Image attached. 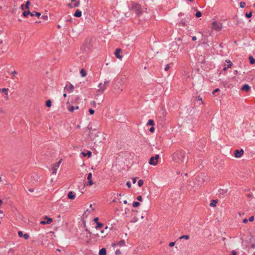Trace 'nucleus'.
<instances>
[{
  "label": "nucleus",
  "instance_id": "obj_1",
  "mask_svg": "<svg viewBox=\"0 0 255 255\" xmlns=\"http://www.w3.org/2000/svg\"><path fill=\"white\" fill-rule=\"evenodd\" d=\"M185 152L182 150H178L175 152L172 155L173 160L176 163H182L185 158Z\"/></svg>",
  "mask_w": 255,
  "mask_h": 255
},
{
  "label": "nucleus",
  "instance_id": "obj_2",
  "mask_svg": "<svg viewBox=\"0 0 255 255\" xmlns=\"http://www.w3.org/2000/svg\"><path fill=\"white\" fill-rule=\"evenodd\" d=\"M212 28L217 31H220L222 28V24L216 21H213L212 23Z\"/></svg>",
  "mask_w": 255,
  "mask_h": 255
},
{
  "label": "nucleus",
  "instance_id": "obj_3",
  "mask_svg": "<svg viewBox=\"0 0 255 255\" xmlns=\"http://www.w3.org/2000/svg\"><path fill=\"white\" fill-rule=\"evenodd\" d=\"M61 163V160H60L59 161L57 162L56 163H54L53 165H52V174H56L57 173V169L59 167V166Z\"/></svg>",
  "mask_w": 255,
  "mask_h": 255
},
{
  "label": "nucleus",
  "instance_id": "obj_4",
  "mask_svg": "<svg viewBox=\"0 0 255 255\" xmlns=\"http://www.w3.org/2000/svg\"><path fill=\"white\" fill-rule=\"evenodd\" d=\"M74 89V86L70 83L67 84L64 88V90L69 93L73 92Z\"/></svg>",
  "mask_w": 255,
  "mask_h": 255
},
{
  "label": "nucleus",
  "instance_id": "obj_5",
  "mask_svg": "<svg viewBox=\"0 0 255 255\" xmlns=\"http://www.w3.org/2000/svg\"><path fill=\"white\" fill-rule=\"evenodd\" d=\"M28 14H30L31 16H34L35 15V16H37L38 17H39L41 15V13L38 12H35V13H33L30 12L29 11H24L23 12V15L24 17H26Z\"/></svg>",
  "mask_w": 255,
  "mask_h": 255
},
{
  "label": "nucleus",
  "instance_id": "obj_6",
  "mask_svg": "<svg viewBox=\"0 0 255 255\" xmlns=\"http://www.w3.org/2000/svg\"><path fill=\"white\" fill-rule=\"evenodd\" d=\"M98 87L99 88V89L97 90V92L99 94L103 93L107 89V87H106L102 83L99 84Z\"/></svg>",
  "mask_w": 255,
  "mask_h": 255
},
{
  "label": "nucleus",
  "instance_id": "obj_7",
  "mask_svg": "<svg viewBox=\"0 0 255 255\" xmlns=\"http://www.w3.org/2000/svg\"><path fill=\"white\" fill-rule=\"evenodd\" d=\"M99 219L98 217L95 218L94 219V222L97 224V226H96V229H100L103 227L104 225L102 223L98 222Z\"/></svg>",
  "mask_w": 255,
  "mask_h": 255
},
{
  "label": "nucleus",
  "instance_id": "obj_8",
  "mask_svg": "<svg viewBox=\"0 0 255 255\" xmlns=\"http://www.w3.org/2000/svg\"><path fill=\"white\" fill-rule=\"evenodd\" d=\"M132 8L133 10H135V11L136 12V14H139L141 12V10H140V6L139 4H134L133 6H132Z\"/></svg>",
  "mask_w": 255,
  "mask_h": 255
},
{
  "label": "nucleus",
  "instance_id": "obj_9",
  "mask_svg": "<svg viewBox=\"0 0 255 255\" xmlns=\"http://www.w3.org/2000/svg\"><path fill=\"white\" fill-rule=\"evenodd\" d=\"M244 153V150L243 149L241 150H235V156L237 158L240 157Z\"/></svg>",
  "mask_w": 255,
  "mask_h": 255
},
{
  "label": "nucleus",
  "instance_id": "obj_10",
  "mask_svg": "<svg viewBox=\"0 0 255 255\" xmlns=\"http://www.w3.org/2000/svg\"><path fill=\"white\" fill-rule=\"evenodd\" d=\"M45 219L47 220L46 221H41L40 222V224L41 225H45V224H50L52 222V219L51 218H48L47 217H45Z\"/></svg>",
  "mask_w": 255,
  "mask_h": 255
},
{
  "label": "nucleus",
  "instance_id": "obj_11",
  "mask_svg": "<svg viewBox=\"0 0 255 255\" xmlns=\"http://www.w3.org/2000/svg\"><path fill=\"white\" fill-rule=\"evenodd\" d=\"M92 173H88V177H87V179L88 180V183L87 184V185H92L93 184V182L92 180Z\"/></svg>",
  "mask_w": 255,
  "mask_h": 255
},
{
  "label": "nucleus",
  "instance_id": "obj_12",
  "mask_svg": "<svg viewBox=\"0 0 255 255\" xmlns=\"http://www.w3.org/2000/svg\"><path fill=\"white\" fill-rule=\"evenodd\" d=\"M158 163V160H155L153 157H151L150 159L149 164L152 165H156Z\"/></svg>",
  "mask_w": 255,
  "mask_h": 255
},
{
  "label": "nucleus",
  "instance_id": "obj_13",
  "mask_svg": "<svg viewBox=\"0 0 255 255\" xmlns=\"http://www.w3.org/2000/svg\"><path fill=\"white\" fill-rule=\"evenodd\" d=\"M18 235L19 237H23L25 240L29 238V235L27 234H23L22 231H18Z\"/></svg>",
  "mask_w": 255,
  "mask_h": 255
},
{
  "label": "nucleus",
  "instance_id": "obj_14",
  "mask_svg": "<svg viewBox=\"0 0 255 255\" xmlns=\"http://www.w3.org/2000/svg\"><path fill=\"white\" fill-rule=\"evenodd\" d=\"M251 89V87L248 84L244 85L242 87V90L248 92Z\"/></svg>",
  "mask_w": 255,
  "mask_h": 255
},
{
  "label": "nucleus",
  "instance_id": "obj_15",
  "mask_svg": "<svg viewBox=\"0 0 255 255\" xmlns=\"http://www.w3.org/2000/svg\"><path fill=\"white\" fill-rule=\"evenodd\" d=\"M82 15V12L79 9H77L74 14V16L77 17H80Z\"/></svg>",
  "mask_w": 255,
  "mask_h": 255
},
{
  "label": "nucleus",
  "instance_id": "obj_16",
  "mask_svg": "<svg viewBox=\"0 0 255 255\" xmlns=\"http://www.w3.org/2000/svg\"><path fill=\"white\" fill-rule=\"evenodd\" d=\"M68 198L71 199H74L75 198V195L72 191H70L68 193Z\"/></svg>",
  "mask_w": 255,
  "mask_h": 255
},
{
  "label": "nucleus",
  "instance_id": "obj_17",
  "mask_svg": "<svg viewBox=\"0 0 255 255\" xmlns=\"http://www.w3.org/2000/svg\"><path fill=\"white\" fill-rule=\"evenodd\" d=\"M125 245V242L124 241L122 240V241H121L119 242H118L116 244H114V246H121V247H122V246H124Z\"/></svg>",
  "mask_w": 255,
  "mask_h": 255
},
{
  "label": "nucleus",
  "instance_id": "obj_18",
  "mask_svg": "<svg viewBox=\"0 0 255 255\" xmlns=\"http://www.w3.org/2000/svg\"><path fill=\"white\" fill-rule=\"evenodd\" d=\"M121 52V49L118 48L116 49L115 52V55L119 59H121L122 56L119 54V53Z\"/></svg>",
  "mask_w": 255,
  "mask_h": 255
},
{
  "label": "nucleus",
  "instance_id": "obj_19",
  "mask_svg": "<svg viewBox=\"0 0 255 255\" xmlns=\"http://www.w3.org/2000/svg\"><path fill=\"white\" fill-rule=\"evenodd\" d=\"M99 255H106V250L105 248H102L101 249L99 253Z\"/></svg>",
  "mask_w": 255,
  "mask_h": 255
},
{
  "label": "nucleus",
  "instance_id": "obj_20",
  "mask_svg": "<svg viewBox=\"0 0 255 255\" xmlns=\"http://www.w3.org/2000/svg\"><path fill=\"white\" fill-rule=\"evenodd\" d=\"M217 203V200H212L210 203V206L211 207H215Z\"/></svg>",
  "mask_w": 255,
  "mask_h": 255
},
{
  "label": "nucleus",
  "instance_id": "obj_21",
  "mask_svg": "<svg viewBox=\"0 0 255 255\" xmlns=\"http://www.w3.org/2000/svg\"><path fill=\"white\" fill-rule=\"evenodd\" d=\"M8 89L7 88H3L1 89H0V92H3L6 95V97L8 95Z\"/></svg>",
  "mask_w": 255,
  "mask_h": 255
},
{
  "label": "nucleus",
  "instance_id": "obj_22",
  "mask_svg": "<svg viewBox=\"0 0 255 255\" xmlns=\"http://www.w3.org/2000/svg\"><path fill=\"white\" fill-rule=\"evenodd\" d=\"M82 154L84 156H88V157H90L91 154H92V153L91 151H88L86 153H85V152H82Z\"/></svg>",
  "mask_w": 255,
  "mask_h": 255
},
{
  "label": "nucleus",
  "instance_id": "obj_23",
  "mask_svg": "<svg viewBox=\"0 0 255 255\" xmlns=\"http://www.w3.org/2000/svg\"><path fill=\"white\" fill-rule=\"evenodd\" d=\"M80 74L82 77H85L86 75V72L85 70L83 69H81L80 71Z\"/></svg>",
  "mask_w": 255,
  "mask_h": 255
},
{
  "label": "nucleus",
  "instance_id": "obj_24",
  "mask_svg": "<svg viewBox=\"0 0 255 255\" xmlns=\"http://www.w3.org/2000/svg\"><path fill=\"white\" fill-rule=\"evenodd\" d=\"M250 62L251 64H254L255 63V59H254L252 56L249 57Z\"/></svg>",
  "mask_w": 255,
  "mask_h": 255
},
{
  "label": "nucleus",
  "instance_id": "obj_25",
  "mask_svg": "<svg viewBox=\"0 0 255 255\" xmlns=\"http://www.w3.org/2000/svg\"><path fill=\"white\" fill-rule=\"evenodd\" d=\"M148 126H153L154 125V121L152 120H149L147 124Z\"/></svg>",
  "mask_w": 255,
  "mask_h": 255
},
{
  "label": "nucleus",
  "instance_id": "obj_26",
  "mask_svg": "<svg viewBox=\"0 0 255 255\" xmlns=\"http://www.w3.org/2000/svg\"><path fill=\"white\" fill-rule=\"evenodd\" d=\"M46 106L47 107H50L51 106V102L50 100H48L46 101Z\"/></svg>",
  "mask_w": 255,
  "mask_h": 255
},
{
  "label": "nucleus",
  "instance_id": "obj_27",
  "mask_svg": "<svg viewBox=\"0 0 255 255\" xmlns=\"http://www.w3.org/2000/svg\"><path fill=\"white\" fill-rule=\"evenodd\" d=\"M68 109L70 112H73L75 110V107L72 106H70L68 107Z\"/></svg>",
  "mask_w": 255,
  "mask_h": 255
},
{
  "label": "nucleus",
  "instance_id": "obj_28",
  "mask_svg": "<svg viewBox=\"0 0 255 255\" xmlns=\"http://www.w3.org/2000/svg\"><path fill=\"white\" fill-rule=\"evenodd\" d=\"M80 5V0H77L73 4V6L75 7H78Z\"/></svg>",
  "mask_w": 255,
  "mask_h": 255
},
{
  "label": "nucleus",
  "instance_id": "obj_29",
  "mask_svg": "<svg viewBox=\"0 0 255 255\" xmlns=\"http://www.w3.org/2000/svg\"><path fill=\"white\" fill-rule=\"evenodd\" d=\"M182 239L188 240L189 239V236L188 235H183L180 237V239Z\"/></svg>",
  "mask_w": 255,
  "mask_h": 255
},
{
  "label": "nucleus",
  "instance_id": "obj_30",
  "mask_svg": "<svg viewBox=\"0 0 255 255\" xmlns=\"http://www.w3.org/2000/svg\"><path fill=\"white\" fill-rule=\"evenodd\" d=\"M226 62L228 63V64L227 66V68H229L231 67V66L232 65V63L230 60H226Z\"/></svg>",
  "mask_w": 255,
  "mask_h": 255
},
{
  "label": "nucleus",
  "instance_id": "obj_31",
  "mask_svg": "<svg viewBox=\"0 0 255 255\" xmlns=\"http://www.w3.org/2000/svg\"><path fill=\"white\" fill-rule=\"evenodd\" d=\"M139 205H140V204L138 202H133V204H132L133 207H137L139 206Z\"/></svg>",
  "mask_w": 255,
  "mask_h": 255
},
{
  "label": "nucleus",
  "instance_id": "obj_32",
  "mask_svg": "<svg viewBox=\"0 0 255 255\" xmlns=\"http://www.w3.org/2000/svg\"><path fill=\"white\" fill-rule=\"evenodd\" d=\"M247 18H250L252 16V12H250L249 13H246L245 14Z\"/></svg>",
  "mask_w": 255,
  "mask_h": 255
},
{
  "label": "nucleus",
  "instance_id": "obj_33",
  "mask_svg": "<svg viewBox=\"0 0 255 255\" xmlns=\"http://www.w3.org/2000/svg\"><path fill=\"white\" fill-rule=\"evenodd\" d=\"M143 184V181L142 180L140 179L138 181V185L139 186V187H141V186H142Z\"/></svg>",
  "mask_w": 255,
  "mask_h": 255
},
{
  "label": "nucleus",
  "instance_id": "obj_34",
  "mask_svg": "<svg viewBox=\"0 0 255 255\" xmlns=\"http://www.w3.org/2000/svg\"><path fill=\"white\" fill-rule=\"evenodd\" d=\"M246 5V3L245 2H241L240 3V6L241 7V8H244Z\"/></svg>",
  "mask_w": 255,
  "mask_h": 255
},
{
  "label": "nucleus",
  "instance_id": "obj_35",
  "mask_svg": "<svg viewBox=\"0 0 255 255\" xmlns=\"http://www.w3.org/2000/svg\"><path fill=\"white\" fill-rule=\"evenodd\" d=\"M202 15L201 12L200 11H198L196 13V16L197 17H200Z\"/></svg>",
  "mask_w": 255,
  "mask_h": 255
},
{
  "label": "nucleus",
  "instance_id": "obj_36",
  "mask_svg": "<svg viewBox=\"0 0 255 255\" xmlns=\"http://www.w3.org/2000/svg\"><path fill=\"white\" fill-rule=\"evenodd\" d=\"M29 4H30V1L29 0H27L26 2V3L25 4V7L27 9H28L29 8Z\"/></svg>",
  "mask_w": 255,
  "mask_h": 255
},
{
  "label": "nucleus",
  "instance_id": "obj_37",
  "mask_svg": "<svg viewBox=\"0 0 255 255\" xmlns=\"http://www.w3.org/2000/svg\"><path fill=\"white\" fill-rule=\"evenodd\" d=\"M110 81H106L104 82L103 84L107 87V85L109 84Z\"/></svg>",
  "mask_w": 255,
  "mask_h": 255
},
{
  "label": "nucleus",
  "instance_id": "obj_38",
  "mask_svg": "<svg viewBox=\"0 0 255 255\" xmlns=\"http://www.w3.org/2000/svg\"><path fill=\"white\" fill-rule=\"evenodd\" d=\"M142 196H138L137 197V200L139 201H142Z\"/></svg>",
  "mask_w": 255,
  "mask_h": 255
},
{
  "label": "nucleus",
  "instance_id": "obj_39",
  "mask_svg": "<svg viewBox=\"0 0 255 255\" xmlns=\"http://www.w3.org/2000/svg\"><path fill=\"white\" fill-rule=\"evenodd\" d=\"M169 68H170L169 64H167L164 69L165 71H166L168 70Z\"/></svg>",
  "mask_w": 255,
  "mask_h": 255
},
{
  "label": "nucleus",
  "instance_id": "obj_40",
  "mask_svg": "<svg viewBox=\"0 0 255 255\" xmlns=\"http://www.w3.org/2000/svg\"><path fill=\"white\" fill-rule=\"evenodd\" d=\"M115 253H116V254L117 255H121V251L119 250H117L116 251Z\"/></svg>",
  "mask_w": 255,
  "mask_h": 255
},
{
  "label": "nucleus",
  "instance_id": "obj_41",
  "mask_svg": "<svg viewBox=\"0 0 255 255\" xmlns=\"http://www.w3.org/2000/svg\"><path fill=\"white\" fill-rule=\"evenodd\" d=\"M41 18L44 20H47L48 19V16L47 15H42L41 16Z\"/></svg>",
  "mask_w": 255,
  "mask_h": 255
},
{
  "label": "nucleus",
  "instance_id": "obj_42",
  "mask_svg": "<svg viewBox=\"0 0 255 255\" xmlns=\"http://www.w3.org/2000/svg\"><path fill=\"white\" fill-rule=\"evenodd\" d=\"M89 111L90 114L91 115H93L95 112L94 110L92 109H90Z\"/></svg>",
  "mask_w": 255,
  "mask_h": 255
},
{
  "label": "nucleus",
  "instance_id": "obj_43",
  "mask_svg": "<svg viewBox=\"0 0 255 255\" xmlns=\"http://www.w3.org/2000/svg\"><path fill=\"white\" fill-rule=\"evenodd\" d=\"M153 158H154L155 160H158V158H159V155L156 154V155H155L154 156H153Z\"/></svg>",
  "mask_w": 255,
  "mask_h": 255
},
{
  "label": "nucleus",
  "instance_id": "obj_44",
  "mask_svg": "<svg viewBox=\"0 0 255 255\" xmlns=\"http://www.w3.org/2000/svg\"><path fill=\"white\" fill-rule=\"evenodd\" d=\"M136 177H134V178H132V183L133 184H135L136 182Z\"/></svg>",
  "mask_w": 255,
  "mask_h": 255
},
{
  "label": "nucleus",
  "instance_id": "obj_45",
  "mask_svg": "<svg viewBox=\"0 0 255 255\" xmlns=\"http://www.w3.org/2000/svg\"><path fill=\"white\" fill-rule=\"evenodd\" d=\"M126 185L128 188H130L131 187V183H130L129 181L127 182Z\"/></svg>",
  "mask_w": 255,
  "mask_h": 255
},
{
  "label": "nucleus",
  "instance_id": "obj_46",
  "mask_svg": "<svg viewBox=\"0 0 255 255\" xmlns=\"http://www.w3.org/2000/svg\"><path fill=\"white\" fill-rule=\"evenodd\" d=\"M175 245V243L174 242H171L169 243V246L170 247H172L174 246Z\"/></svg>",
  "mask_w": 255,
  "mask_h": 255
},
{
  "label": "nucleus",
  "instance_id": "obj_47",
  "mask_svg": "<svg viewBox=\"0 0 255 255\" xmlns=\"http://www.w3.org/2000/svg\"><path fill=\"white\" fill-rule=\"evenodd\" d=\"M154 128L153 127H152L151 128H150V129H149L150 132H154Z\"/></svg>",
  "mask_w": 255,
  "mask_h": 255
},
{
  "label": "nucleus",
  "instance_id": "obj_48",
  "mask_svg": "<svg viewBox=\"0 0 255 255\" xmlns=\"http://www.w3.org/2000/svg\"><path fill=\"white\" fill-rule=\"evenodd\" d=\"M219 88H217V89H216L215 90H214L212 92V94H214L216 92H217L218 91H219Z\"/></svg>",
  "mask_w": 255,
  "mask_h": 255
},
{
  "label": "nucleus",
  "instance_id": "obj_49",
  "mask_svg": "<svg viewBox=\"0 0 255 255\" xmlns=\"http://www.w3.org/2000/svg\"><path fill=\"white\" fill-rule=\"evenodd\" d=\"M231 255H237V253L235 251H232Z\"/></svg>",
  "mask_w": 255,
  "mask_h": 255
},
{
  "label": "nucleus",
  "instance_id": "obj_50",
  "mask_svg": "<svg viewBox=\"0 0 255 255\" xmlns=\"http://www.w3.org/2000/svg\"><path fill=\"white\" fill-rule=\"evenodd\" d=\"M254 216H251L249 218V221L252 222V221H254Z\"/></svg>",
  "mask_w": 255,
  "mask_h": 255
},
{
  "label": "nucleus",
  "instance_id": "obj_51",
  "mask_svg": "<svg viewBox=\"0 0 255 255\" xmlns=\"http://www.w3.org/2000/svg\"><path fill=\"white\" fill-rule=\"evenodd\" d=\"M248 220L247 219H246H246H244L243 220V222L244 223H245V224L247 223H248Z\"/></svg>",
  "mask_w": 255,
  "mask_h": 255
},
{
  "label": "nucleus",
  "instance_id": "obj_52",
  "mask_svg": "<svg viewBox=\"0 0 255 255\" xmlns=\"http://www.w3.org/2000/svg\"><path fill=\"white\" fill-rule=\"evenodd\" d=\"M17 74V72L16 71L14 70L13 71L12 73H11V74L14 76V75H16Z\"/></svg>",
  "mask_w": 255,
  "mask_h": 255
},
{
  "label": "nucleus",
  "instance_id": "obj_53",
  "mask_svg": "<svg viewBox=\"0 0 255 255\" xmlns=\"http://www.w3.org/2000/svg\"><path fill=\"white\" fill-rule=\"evenodd\" d=\"M95 131H96L95 129L92 130L91 131V133H90V134H91L90 136H92V135L93 134V132H95Z\"/></svg>",
  "mask_w": 255,
  "mask_h": 255
},
{
  "label": "nucleus",
  "instance_id": "obj_54",
  "mask_svg": "<svg viewBox=\"0 0 255 255\" xmlns=\"http://www.w3.org/2000/svg\"><path fill=\"white\" fill-rule=\"evenodd\" d=\"M68 6H69V7H70V8L73 7H74V6H73V4H71V3H69V4H68Z\"/></svg>",
  "mask_w": 255,
  "mask_h": 255
},
{
  "label": "nucleus",
  "instance_id": "obj_55",
  "mask_svg": "<svg viewBox=\"0 0 255 255\" xmlns=\"http://www.w3.org/2000/svg\"><path fill=\"white\" fill-rule=\"evenodd\" d=\"M196 36H193L192 38V40L195 41L196 40Z\"/></svg>",
  "mask_w": 255,
  "mask_h": 255
},
{
  "label": "nucleus",
  "instance_id": "obj_56",
  "mask_svg": "<svg viewBox=\"0 0 255 255\" xmlns=\"http://www.w3.org/2000/svg\"><path fill=\"white\" fill-rule=\"evenodd\" d=\"M28 191L30 192H33L34 191V189H31V188H30L28 189Z\"/></svg>",
  "mask_w": 255,
  "mask_h": 255
},
{
  "label": "nucleus",
  "instance_id": "obj_57",
  "mask_svg": "<svg viewBox=\"0 0 255 255\" xmlns=\"http://www.w3.org/2000/svg\"><path fill=\"white\" fill-rule=\"evenodd\" d=\"M251 248L253 249H255V244H252L251 245Z\"/></svg>",
  "mask_w": 255,
  "mask_h": 255
},
{
  "label": "nucleus",
  "instance_id": "obj_58",
  "mask_svg": "<svg viewBox=\"0 0 255 255\" xmlns=\"http://www.w3.org/2000/svg\"><path fill=\"white\" fill-rule=\"evenodd\" d=\"M86 230V231L87 232H88L89 234H91V232H90V231H89L88 229H86V230Z\"/></svg>",
  "mask_w": 255,
  "mask_h": 255
},
{
  "label": "nucleus",
  "instance_id": "obj_59",
  "mask_svg": "<svg viewBox=\"0 0 255 255\" xmlns=\"http://www.w3.org/2000/svg\"><path fill=\"white\" fill-rule=\"evenodd\" d=\"M198 100H200V101H202V98H201L200 96L198 97Z\"/></svg>",
  "mask_w": 255,
  "mask_h": 255
},
{
  "label": "nucleus",
  "instance_id": "obj_60",
  "mask_svg": "<svg viewBox=\"0 0 255 255\" xmlns=\"http://www.w3.org/2000/svg\"><path fill=\"white\" fill-rule=\"evenodd\" d=\"M227 69H228V68H227V67H225L224 68L223 70L224 71H226Z\"/></svg>",
  "mask_w": 255,
  "mask_h": 255
},
{
  "label": "nucleus",
  "instance_id": "obj_61",
  "mask_svg": "<svg viewBox=\"0 0 255 255\" xmlns=\"http://www.w3.org/2000/svg\"><path fill=\"white\" fill-rule=\"evenodd\" d=\"M127 203H128V202H127V200H124V203L125 204H127Z\"/></svg>",
  "mask_w": 255,
  "mask_h": 255
},
{
  "label": "nucleus",
  "instance_id": "obj_62",
  "mask_svg": "<svg viewBox=\"0 0 255 255\" xmlns=\"http://www.w3.org/2000/svg\"><path fill=\"white\" fill-rule=\"evenodd\" d=\"M181 23H182V25H184V26L185 25V24H186L185 22H182Z\"/></svg>",
  "mask_w": 255,
  "mask_h": 255
},
{
  "label": "nucleus",
  "instance_id": "obj_63",
  "mask_svg": "<svg viewBox=\"0 0 255 255\" xmlns=\"http://www.w3.org/2000/svg\"><path fill=\"white\" fill-rule=\"evenodd\" d=\"M79 106H76V107H75V109H76V110H78V109H79Z\"/></svg>",
  "mask_w": 255,
  "mask_h": 255
},
{
  "label": "nucleus",
  "instance_id": "obj_64",
  "mask_svg": "<svg viewBox=\"0 0 255 255\" xmlns=\"http://www.w3.org/2000/svg\"><path fill=\"white\" fill-rule=\"evenodd\" d=\"M66 96H67V94H66V93H64V94H63V97H66Z\"/></svg>",
  "mask_w": 255,
  "mask_h": 255
}]
</instances>
